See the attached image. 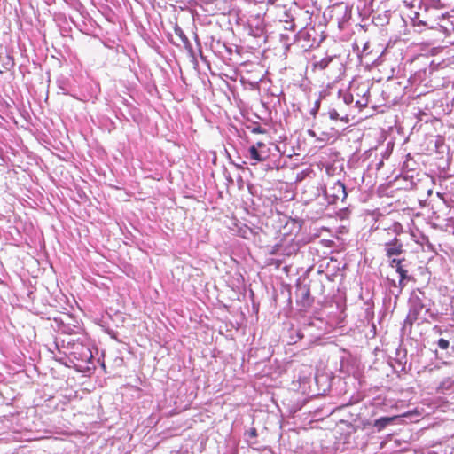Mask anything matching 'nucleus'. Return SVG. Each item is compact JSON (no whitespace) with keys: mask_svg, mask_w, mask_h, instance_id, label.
I'll return each instance as SVG.
<instances>
[{"mask_svg":"<svg viewBox=\"0 0 454 454\" xmlns=\"http://www.w3.org/2000/svg\"><path fill=\"white\" fill-rule=\"evenodd\" d=\"M184 44V48L190 52L192 53V46L187 37H184V41H182Z\"/></svg>","mask_w":454,"mask_h":454,"instance_id":"25","label":"nucleus"},{"mask_svg":"<svg viewBox=\"0 0 454 454\" xmlns=\"http://www.w3.org/2000/svg\"><path fill=\"white\" fill-rule=\"evenodd\" d=\"M387 286L389 287L390 292L395 295V294L396 293V289H397V283L395 282V280L391 279L389 278H387Z\"/></svg>","mask_w":454,"mask_h":454,"instance_id":"20","label":"nucleus"},{"mask_svg":"<svg viewBox=\"0 0 454 454\" xmlns=\"http://www.w3.org/2000/svg\"><path fill=\"white\" fill-rule=\"evenodd\" d=\"M433 305L434 302L424 291L419 288L413 290L408 299L409 311L404 319V327L408 325L411 328L419 320L425 323L430 319H438L439 313L432 310Z\"/></svg>","mask_w":454,"mask_h":454,"instance_id":"2","label":"nucleus"},{"mask_svg":"<svg viewBox=\"0 0 454 454\" xmlns=\"http://www.w3.org/2000/svg\"><path fill=\"white\" fill-rule=\"evenodd\" d=\"M289 13V8L284 12L283 16L280 18L279 21L285 23V26L291 25V19L287 18V14Z\"/></svg>","mask_w":454,"mask_h":454,"instance_id":"21","label":"nucleus"},{"mask_svg":"<svg viewBox=\"0 0 454 454\" xmlns=\"http://www.w3.org/2000/svg\"><path fill=\"white\" fill-rule=\"evenodd\" d=\"M314 27L308 28L305 27V28H301L299 33L297 34V36L300 39L305 40V41H310L312 38V34L315 33Z\"/></svg>","mask_w":454,"mask_h":454,"instance_id":"16","label":"nucleus"},{"mask_svg":"<svg viewBox=\"0 0 454 454\" xmlns=\"http://www.w3.org/2000/svg\"><path fill=\"white\" fill-rule=\"evenodd\" d=\"M403 179L404 181H409V184L405 187L406 189H413L417 184L414 176L409 175L408 172L403 174Z\"/></svg>","mask_w":454,"mask_h":454,"instance_id":"17","label":"nucleus"},{"mask_svg":"<svg viewBox=\"0 0 454 454\" xmlns=\"http://www.w3.org/2000/svg\"><path fill=\"white\" fill-rule=\"evenodd\" d=\"M329 116L332 120H338L340 119L339 113L335 109H331L329 111Z\"/></svg>","mask_w":454,"mask_h":454,"instance_id":"26","label":"nucleus"},{"mask_svg":"<svg viewBox=\"0 0 454 454\" xmlns=\"http://www.w3.org/2000/svg\"><path fill=\"white\" fill-rule=\"evenodd\" d=\"M333 57H325L321 59L320 60H317L313 62V69L314 70H325L329 64L332 62Z\"/></svg>","mask_w":454,"mask_h":454,"instance_id":"14","label":"nucleus"},{"mask_svg":"<svg viewBox=\"0 0 454 454\" xmlns=\"http://www.w3.org/2000/svg\"><path fill=\"white\" fill-rule=\"evenodd\" d=\"M413 26L424 27L428 29H438L449 32L453 28L449 12L436 0H420L418 10L410 16Z\"/></svg>","mask_w":454,"mask_h":454,"instance_id":"1","label":"nucleus"},{"mask_svg":"<svg viewBox=\"0 0 454 454\" xmlns=\"http://www.w3.org/2000/svg\"><path fill=\"white\" fill-rule=\"evenodd\" d=\"M252 132L253 133H263L264 130L261 128V127H254L253 129H252Z\"/></svg>","mask_w":454,"mask_h":454,"instance_id":"30","label":"nucleus"},{"mask_svg":"<svg viewBox=\"0 0 454 454\" xmlns=\"http://www.w3.org/2000/svg\"><path fill=\"white\" fill-rule=\"evenodd\" d=\"M435 344L442 350H447L450 345V340L446 338H440Z\"/></svg>","mask_w":454,"mask_h":454,"instance_id":"18","label":"nucleus"},{"mask_svg":"<svg viewBox=\"0 0 454 454\" xmlns=\"http://www.w3.org/2000/svg\"><path fill=\"white\" fill-rule=\"evenodd\" d=\"M433 332L436 334H439V335H442V334H446L447 336H449V332L447 329H442L441 326L439 325H434L433 327Z\"/></svg>","mask_w":454,"mask_h":454,"instance_id":"22","label":"nucleus"},{"mask_svg":"<svg viewBox=\"0 0 454 454\" xmlns=\"http://www.w3.org/2000/svg\"><path fill=\"white\" fill-rule=\"evenodd\" d=\"M324 193L329 204H336L339 200L343 202L348 195L346 187L340 181L333 182L325 189Z\"/></svg>","mask_w":454,"mask_h":454,"instance_id":"5","label":"nucleus"},{"mask_svg":"<svg viewBox=\"0 0 454 454\" xmlns=\"http://www.w3.org/2000/svg\"><path fill=\"white\" fill-rule=\"evenodd\" d=\"M415 241H416L417 243L421 244V245H423V244H425V243H426V244H429V239H428V238H427V236H425V235H420V239H416Z\"/></svg>","mask_w":454,"mask_h":454,"instance_id":"28","label":"nucleus"},{"mask_svg":"<svg viewBox=\"0 0 454 454\" xmlns=\"http://www.w3.org/2000/svg\"><path fill=\"white\" fill-rule=\"evenodd\" d=\"M248 26L249 35H253L254 37H261L263 35L265 32V26L263 20L260 17H256L249 20Z\"/></svg>","mask_w":454,"mask_h":454,"instance_id":"9","label":"nucleus"},{"mask_svg":"<svg viewBox=\"0 0 454 454\" xmlns=\"http://www.w3.org/2000/svg\"><path fill=\"white\" fill-rule=\"evenodd\" d=\"M339 359L340 363V369H356L359 366L357 357L345 349L340 351Z\"/></svg>","mask_w":454,"mask_h":454,"instance_id":"8","label":"nucleus"},{"mask_svg":"<svg viewBox=\"0 0 454 454\" xmlns=\"http://www.w3.org/2000/svg\"><path fill=\"white\" fill-rule=\"evenodd\" d=\"M390 231L395 236L385 242V253L387 257L394 258V256H398L404 252L402 241L397 239V235L403 232V225L398 222H395L389 227L383 230V233L390 234Z\"/></svg>","mask_w":454,"mask_h":454,"instance_id":"3","label":"nucleus"},{"mask_svg":"<svg viewBox=\"0 0 454 454\" xmlns=\"http://www.w3.org/2000/svg\"><path fill=\"white\" fill-rule=\"evenodd\" d=\"M319 106H320V101L319 100H317L315 102V106L314 107L310 110V114L315 116L317 114V113L318 112V109H319Z\"/></svg>","mask_w":454,"mask_h":454,"instance_id":"27","label":"nucleus"},{"mask_svg":"<svg viewBox=\"0 0 454 454\" xmlns=\"http://www.w3.org/2000/svg\"><path fill=\"white\" fill-rule=\"evenodd\" d=\"M184 44V48L190 52L192 53V46L187 37H184V41H182Z\"/></svg>","mask_w":454,"mask_h":454,"instance_id":"24","label":"nucleus"},{"mask_svg":"<svg viewBox=\"0 0 454 454\" xmlns=\"http://www.w3.org/2000/svg\"><path fill=\"white\" fill-rule=\"evenodd\" d=\"M412 278V276L408 274L403 278L402 276H399V281L397 283V289L396 293L395 294V296L397 298L403 292V289L405 287L408 281H410Z\"/></svg>","mask_w":454,"mask_h":454,"instance_id":"15","label":"nucleus"},{"mask_svg":"<svg viewBox=\"0 0 454 454\" xmlns=\"http://www.w3.org/2000/svg\"><path fill=\"white\" fill-rule=\"evenodd\" d=\"M249 158L255 162L266 160L270 154V148L262 142H257L248 149Z\"/></svg>","mask_w":454,"mask_h":454,"instance_id":"6","label":"nucleus"},{"mask_svg":"<svg viewBox=\"0 0 454 454\" xmlns=\"http://www.w3.org/2000/svg\"><path fill=\"white\" fill-rule=\"evenodd\" d=\"M315 380L319 389L325 391L330 387L331 379L326 373V371H317L315 374Z\"/></svg>","mask_w":454,"mask_h":454,"instance_id":"11","label":"nucleus"},{"mask_svg":"<svg viewBox=\"0 0 454 454\" xmlns=\"http://www.w3.org/2000/svg\"><path fill=\"white\" fill-rule=\"evenodd\" d=\"M403 168H410L411 170L412 169V168H410V164H409V160L405 161L403 163Z\"/></svg>","mask_w":454,"mask_h":454,"instance_id":"31","label":"nucleus"},{"mask_svg":"<svg viewBox=\"0 0 454 454\" xmlns=\"http://www.w3.org/2000/svg\"><path fill=\"white\" fill-rule=\"evenodd\" d=\"M267 4L272 5H280V0H267Z\"/></svg>","mask_w":454,"mask_h":454,"instance_id":"29","label":"nucleus"},{"mask_svg":"<svg viewBox=\"0 0 454 454\" xmlns=\"http://www.w3.org/2000/svg\"><path fill=\"white\" fill-rule=\"evenodd\" d=\"M339 98L347 106H350L355 102L354 94L347 90H339Z\"/></svg>","mask_w":454,"mask_h":454,"instance_id":"13","label":"nucleus"},{"mask_svg":"<svg viewBox=\"0 0 454 454\" xmlns=\"http://www.w3.org/2000/svg\"><path fill=\"white\" fill-rule=\"evenodd\" d=\"M357 98L355 101V106L358 109H362L366 106L369 102V89L365 85L358 86L356 89Z\"/></svg>","mask_w":454,"mask_h":454,"instance_id":"10","label":"nucleus"},{"mask_svg":"<svg viewBox=\"0 0 454 454\" xmlns=\"http://www.w3.org/2000/svg\"><path fill=\"white\" fill-rule=\"evenodd\" d=\"M393 419H394V418H387V417L380 418L378 420H376L375 426L380 429V428L386 427Z\"/></svg>","mask_w":454,"mask_h":454,"instance_id":"19","label":"nucleus"},{"mask_svg":"<svg viewBox=\"0 0 454 454\" xmlns=\"http://www.w3.org/2000/svg\"><path fill=\"white\" fill-rule=\"evenodd\" d=\"M175 34L181 39V41H184V37H187L179 27H175Z\"/></svg>","mask_w":454,"mask_h":454,"instance_id":"23","label":"nucleus"},{"mask_svg":"<svg viewBox=\"0 0 454 454\" xmlns=\"http://www.w3.org/2000/svg\"><path fill=\"white\" fill-rule=\"evenodd\" d=\"M297 304L301 309H308L313 303V298L310 295L309 288L306 285H298L295 291Z\"/></svg>","mask_w":454,"mask_h":454,"instance_id":"7","label":"nucleus"},{"mask_svg":"<svg viewBox=\"0 0 454 454\" xmlns=\"http://www.w3.org/2000/svg\"><path fill=\"white\" fill-rule=\"evenodd\" d=\"M405 261L404 258L398 259V258H392L389 262V266L391 268H395L396 273H398L399 276H402L403 278L406 275L409 274L408 270L404 267L403 262Z\"/></svg>","mask_w":454,"mask_h":454,"instance_id":"12","label":"nucleus"},{"mask_svg":"<svg viewBox=\"0 0 454 454\" xmlns=\"http://www.w3.org/2000/svg\"><path fill=\"white\" fill-rule=\"evenodd\" d=\"M287 18L291 19V25L284 26V28L294 32L297 27L305 28V27H308L311 20L312 13L294 3L289 7Z\"/></svg>","mask_w":454,"mask_h":454,"instance_id":"4","label":"nucleus"}]
</instances>
